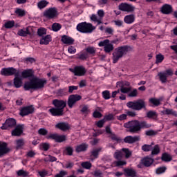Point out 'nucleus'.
<instances>
[{"mask_svg": "<svg viewBox=\"0 0 177 177\" xmlns=\"http://www.w3.org/2000/svg\"><path fill=\"white\" fill-rule=\"evenodd\" d=\"M15 13L16 15H18V16L22 17V16H25L26 15V11H24V10H21L20 8H17L15 10Z\"/></svg>", "mask_w": 177, "mask_h": 177, "instance_id": "nucleus-48", "label": "nucleus"}, {"mask_svg": "<svg viewBox=\"0 0 177 177\" xmlns=\"http://www.w3.org/2000/svg\"><path fill=\"white\" fill-rule=\"evenodd\" d=\"M67 175V171L62 170L59 174H56L55 177H64Z\"/></svg>", "mask_w": 177, "mask_h": 177, "instance_id": "nucleus-63", "label": "nucleus"}, {"mask_svg": "<svg viewBox=\"0 0 177 177\" xmlns=\"http://www.w3.org/2000/svg\"><path fill=\"white\" fill-rule=\"evenodd\" d=\"M50 41H52V37H50V35H48L40 39L39 44L40 45H49Z\"/></svg>", "mask_w": 177, "mask_h": 177, "instance_id": "nucleus-25", "label": "nucleus"}, {"mask_svg": "<svg viewBox=\"0 0 177 177\" xmlns=\"http://www.w3.org/2000/svg\"><path fill=\"white\" fill-rule=\"evenodd\" d=\"M53 104L55 108L49 109V112L54 117L64 115V108L67 106V101L63 100H53Z\"/></svg>", "mask_w": 177, "mask_h": 177, "instance_id": "nucleus-2", "label": "nucleus"}, {"mask_svg": "<svg viewBox=\"0 0 177 177\" xmlns=\"http://www.w3.org/2000/svg\"><path fill=\"white\" fill-rule=\"evenodd\" d=\"M16 127V120L14 118L7 119L4 124H3L1 129H12Z\"/></svg>", "mask_w": 177, "mask_h": 177, "instance_id": "nucleus-12", "label": "nucleus"}, {"mask_svg": "<svg viewBox=\"0 0 177 177\" xmlns=\"http://www.w3.org/2000/svg\"><path fill=\"white\" fill-rule=\"evenodd\" d=\"M119 9L120 10H122V12H133L135 10L133 6L128 3H121L119 5Z\"/></svg>", "mask_w": 177, "mask_h": 177, "instance_id": "nucleus-15", "label": "nucleus"}, {"mask_svg": "<svg viewBox=\"0 0 177 177\" xmlns=\"http://www.w3.org/2000/svg\"><path fill=\"white\" fill-rule=\"evenodd\" d=\"M153 145L154 143H151V145H144L142 147V150L144 151H151Z\"/></svg>", "mask_w": 177, "mask_h": 177, "instance_id": "nucleus-36", "label": "nucleus"}, {"mask_svg": "<svg viewBox=\"0 0 177 177\" xmlns=\"http://www.w3.org/2000/svg\"><path fill=\"white\" fill-rule=\"evenodd\" d=\"M131 50H132V47L129 46H123L116 48L113 53V63H117L120 59H122V57L125 56V55L131 52Z\"/></svg>", "mask_w": 177, "mask_h": 177, "instance_id": "nucleus-4", "label": "nucleus"}, {"mask_svg": "<svg viewBox=\"0 0 177 177\" xmlns=\"http://www.w3.org/2000/svg\"><path fill=\"white\" fill-rule=\"evenodd\" d=\"M18 35L20 37H27L28 35H31V32H30V27L19 30L18 31Z\"/></svg>", "mask_w": 177, "mask_h": 177, "instance_id": "nucleus-24", "label": "nucleus"}, {"mask_svg": "<svg viewBox=\"0 0 177 177\" xmlns=\"http://www.w3.org/2000/svg\"><path fill=\"white\" fill-rule=\"evenodd\" d=\"M119 88H120V92L122 93H129V92H131V87H124L122 84H120Z\"/></svg>", "mask_w": 177, "mask_h": 177, "instance_id": "nucleus-41", "label": "nucleus"}, {"mask_svg": "<svg viewBox=\"0 0 177 177\" xmlns=\"http://www.w3.org/2000/svg\"><path fill=\"white\" fill-rule=\"evenodd\" d=\"M114 157L116 160H121L122 158V152L121 151H117L114 153Z\"/></svg>", "mask_w": 177, "mask_h": 177, "instance_id": "nucleus-51", "label": "nucleus"}, {"mask_svg": "<svg viewBox=\"0 0 177 177\" xmlns=\"http://www.w3.org/2000/svg\"><path fill=\"white\" fill-rule=\"evenodd\" d=\"M6 28H12L15 27V21H8L4 24Z\"/></svg>", "mask_w": 177, "mask_h": 177, "instance_id": "nucleus-49", "label": "nucleus"}, {"mask_svg": "<svg viewBox=\"0 0 177 177\" xmlns=\"http://www.w3.org/2000/svg\"><path fill=\"white\" fill-rule=\"evenodd\" d=\"M124 23L127 24H132L135 21V15H130L124 17Z\"/></svg>", "mask_w": 177, "mask_h": 177, "instance_id": "nucleus-28", "label": "nucleus"}, {"mask_svg": "<svg viewBox=\"0 0 177 177\" xmlns=\"http://www.w3.org/2000/svg\"><path fill=\"white\" fill-rule=\"evenodd\" d=\"M23 129H24V124H19L15 127V129L12 131V136H21L23 133Z\"/></svg>", "mask_w": 177, "mask_h": 177, "instance_id": "nucleus-14", "label": "nucleus"}, {"mask_svg": "<svg viewBox=\"0 0 177 177\" xmlns=\"http://www.w3.org/2000/svg\"><path fill=\"white\" fill-rule=\"evenodd\" d=\"M102 95L104 99H110V91H105L102 92Z\"/></svg>", "mask_w": 177, "mask_h": 177, "instance_id": "nucleus-61", "label": "nucleus"}, {"mask_svg": "<svg viewBox=\"0 0 177 177\" xmlns=\"http://www.w3.org/2000/svg\"><path fill=\"white\" fill-rule=\"evenodd\" d=\"M86 52L89 55H95L96 53V48L95 47L88 46L86 48Z\"/></svg>", "mask_w": 177, "mask_h": 177, "instance_id": "nucleus-43", "label": "nucleus"}, {"mask_svg": "<svg viewBox=\"0 0 177 177\" xmlns=\"http://www.w3.org/2000/svg\"><path fill=\"white\" fill-rule=\"evenodd\" d=\"M69 70L71 73H73L74 75L78 77H82L86 73V70H85L84 66H75L74 68H70Z\"/></svg>", "mask_w": 177, "mask_h": 177, "instance_id": "nucleus-11", "label": "nucleus"}, {"mask_svg": "<svg viewBox=\"0 0 177 177\" xmlns=\"http://www.w3.org/2000/svg\"><path fill=\"white\" fill-rule=\"evenodd\" d=\"M127 107L132 110H142V109H146V102L143 99H138L136 101H130L127 103Z\"/></svg>", "mask_w": 177, "mask_h": 177, "instance_id": "nucleus-5", "label": "nucleus"}, {"mask_svg": "<svg viewBox=\"0 0 177 177\" xmlns=\"http://www.w3.org/2000/svg\"><path fill=\"white\" fill-rule=\"evenodd\" d=\"M158 75L162 84H165V82H167V73H159Z\"/></svg>", "mask_w": 177, "mask_h": 177, "instance_id": "nucleus-39", "label": "nucleus"}, {"mask_svg": "<svg viewBox=\"0 0 177 177\" xmlns=\"http://www.w3.org/2000/svg\"><path fill=\"white\" fill-rule=\"evenodd\" d=\"M48 139H53L55 142H57L58 143H62V142H64L66 140V136H59V134H50L48 138Z\"/></svg>", "mask_w": 177, "mask_h": 177, "instance_id": "nucleus-13", "label": "nucleus"}, {"mask_svg": "<svg viewBox=\"0 0 177 177\" xmlns=\"http://www.w3.org/2000/svg\"><path fill=\"white\" fill-rule=\"evenodd\" d=\"M60 28H62V25H60V24L58 23H54L52 25V30L53 31H59V30H60Z\"/></svg>", "mask_w": 177, "mask_h": 177, "instance_id": "nucleus-46", "label": "nucleus"}, {"mask_svg": "<svg viewBox=\"0 0 177 177\" xmlns=\"http://www.w3.org/2000/svg\"><path fill=\"white\" fill-rule=\"evenodd\" d=\"M161 160L165 162H169V161H172V156L169 153L165 152L162 154Z\"/></svg>", "mask_w": 177, "mask_h": 177, "instance_id": "nucleus-26", "label": "nucleus"}, {"mask_svg": "<svg viewBox=\"0 0 177 177\" xmlns=\"http://www.w3.org/2000/svg\"><path fill=\"white\" fill-rule=\"evenodd\" d=\"M58 15L56 8H48L43 13V16L46 19H55V17H57Z\"/></svg>", "mask_w": 177, "mask_h": 177, "instance_id": "nucleus-9", "label": "nucleus"}, {"mask_svg": "<svg viewBox=\"0 0 177 177\" xmlns=\"http://www.w3.org/2000/svg\"><path fill=\"white\" fill-rule=\"evenodd\" d=\"M9 151H10V149L8 148V144L0 142V157L5 156V154H7Z\"/></svg>", "mask_w": 177, "mask_h": 177, "instance_id": "nucleus-19", "label": "nucleus"}, {"mask_svg": "<svg viewBox=\"0 0 177 177\" xmlns=\"http://www.w3.org/2000/svg\"><path fill=\"white\" fill-rule=\"evenodd\" d=\"M48 174L49 172L45 169H42L41 171H38V174L41 177L48 176Z\"/></svg>", "mask_w": 177, "mask_h": 177, "instance_id": "nucleus-56", "label": "nucleus"}, {"mask_svg": "<svg viewBox=\"0 0 177 177\" xmlns=\"http://www.w3.org/2000/svg\"><path fill=\"white\" fill-rule=\"evenodd\" d=\"M24 139H19L16 140V149H21L24 146Z\"/></svg>", "mask_w": 177, "mask_h": 177, "instance_id": "nucleus-35", "label": "nucleus"}, {"mask_svg": "<svg viewBox=\"0 0 177 177\" xmlns=\"http://www.w3.org/2000/svg\"><path fill=\"white\" fill-rule=\"evenodd\" d=\"M158 132L154 131V130H149L145 132V135L147 136H156Z\"/></svg>", "mask_w": 177, "mask_h": 177, "instance_id": "nucleus-53", "label": "nucleus"}, {"mask_svg": "<svg viewBox=\"0 0 177 177\" xmlns=\"http://www.w3.org/2000/svg\"><path fill=\"white\" fill-rule=\"evenodd\" d=\"M37 35L39 37H43V35H46V29L45 28H40L37 30Z\"/></svg>", "mask_w": 177, "mask_h": 177, "instance_id": "nucleus-44", "label": "nucleus"}, {"mask_svg": "<svg viewBox=\"0 0 177 177\" xmlns=\"http://www.w3.org/2000/svg\"><path fill=\"white\" fill-rule=\"evenodd\" d=\"M104 122H106V120H104V119H102L101 120H99L97 123H95V125H97L98 128H103Z\"/></svg>", "mask_w": 177, "mask_h": 177, "instance_id": "nucleus-59", "label": "nucleus"}, {"mask_svg": "<svg viewBox=\"0 0 177 177\" xmlns=\"http://www.w3.org/2000/svg\"><path fill=\"white\" fill-rule=\"evenodd\" d=\"M62 42L63 44H65L66 45H73L74 44V39L67 36V35H63L61 39Z\"/></svg>", "mask_w": 177, "mask_h": 177, "instance_id": "nucleus-23", "label": "nucleus"}, {"mask_svg": "<svg viewBox=\"0 0 177 177\" xmlns=\"http://www.w3.org/2000/svg\"><path fill=\"white\" fill-rule=\"evenodd\" d=\"M38 133L42 136H46V135H48V131L45 128H41L38 130Z\"/></svg>", "mask_w": 177, "mask_h": 177, "instance_id": "nucleus-55", "label": "nucleus"}, {"mask_svg": "<svg viewBox=\"0 0 177 177\" xmlns=\"http://www.w3.org/2000/svg\"><path fill=\"white\" fill-rule=\"evenodd\" d=\"M147 117L148 118H157V112L154 111H149L147 113Z\"/></svg>", "mask_w": 177, "mask_h": 177, "instance_id": "nucleus-40", "label": "nucleus"}, {"mask_svg": "<svg viewBox=\"0 0 177 177\" xmlns=\"http://www.w3.org/2000/svg\"><path fill=\"white\" fill-rule=\"evenodd\" d=\"M18 176H24V177H26V176H28V172L23 170V169H21L19 171H18L17 172Z\"/></svg>", "mask_w": 177, "mask_h": 177, "instance_id": "nucleus-54", "label": "nucleus"}, {"mask_svg": "<svg viewBox=\"0 0 177 177\" xmlns=\"http://www.w3.org/2000/svg\"><path fill=\"white\" fill-rule=\"evenodd\" d=\"M22 78H28L29 77L32 76V71L31 70H25L21 73Z\"/></svg>", "mask_w": 177, "mask_h": 177, "instance_id": "nucleus-33", "label": "nucleus"}, {"mask_svg": "<svg viewBox=\"0 0 177 177\" xmlns=\"http://www.w3.org/2000/svg\"><path fill=\"white\" fill-rule=\"evenodd\" d=\"M129 97H136L138 96V90L134 89L128 94Z\"/></svg>", "mask_w": 177, "mask_h": 177, "instance_id": "nucleus-57", "label": "nucleus"}, {"mask_svg": "<svg viewBox=\"0 0 177 177\" xmlns=\"http://www.w3.org/2000/svg\"><path fill=\"white\" fill-rule=\"evenodd\" d=\"M122 151H124L125 154V158H129V157L132 156V151H131L129 149L122 148Z\"/></svg>", "mask_w": 177, "mask_h": 177, "instance_id": "nucleus-42", "label": "nucleus"}, {"mask_svg": "<svg viewBox=\"0 0 177 177\" xmlns=\"http://www.w3.org/2000/svg\"><path fill=\"white\" fill-rule=\"evenodd\" d=\"M165 171H167V167H158L156 172L158 175H160L161 174H164V172H165Z\"/></svg>", "mask_w": 177, "mask_h": 177, "instance_id": "nucleus-52", "label": "nucleus"}, {"mask_svg": "<svg viewBox=\"0 0 177 177\" xmlns=\"http://www.w3.org/2000/svg\"><path fill=\"white\" fill-rule=\"evenodd\" d=\"M124 172L127 174V176L136 177V171L134 169H125Z\"/></svg>", "mask_w": 177, "mask_h": 177, "instance_id": "nucleus-31", "label": "nucleus"}, {"mask_svg": "<svg viewBox=\"0 0 177 177\" xmlns=\"http://www.w3.org/2000/svg\"><path fill=\"white\" fill-rule=\"evenodd\" d=\"M149 102H151V104H153V106H160V104H161L160 100L156 98H150Z\"/></svg>", "mask_w": 177, "mask_h": 177, "instance_id": "nucleus-45", "label": "nucleus"}, {"mask_svg": "<svg viewBox=\"0 0 177 177\" xmlns=\"http://www.w3.org/2000/svg\"><path fill=\"white\" fill-rule=\"evenodd\" d=\"M153 162H154V159L149 156H146L141 160V163L144 167H151Z\"/></svg>", "mask_w": 177, "mask_h": 177, "instance_id": "nucleus-20", "label": "nucleus"}, {"mask_svg": "<svg viewBox=\"0 0 177 177\" xmlns=\"http://www.w3.org/2000/svg\"><path fill=\"white\" fill-rule=\"evenodd\" d=\"M93 117H94V118H102V115L100 112L95 111L93 113Z\"/></svg>", "mask_w": 177, "mask_h": 177, "instance_id": "nucleus-62", "label": "nucleus"}, {"mask_svg": "<svg viewBox=\"0 0 177 177\" xmlns=\"http://www.w3.org/2000/svg\"><path fill=\"white\" fill-rule=\"evenodd\" d=\"M46 84V80L34 77L30 82H25L24 88L25 91H30V89L38 91V89L44 88Z\"/></svg>", "mask_w": 177, "mask_h": 177, "instance_id": "nucleus-3", "label": "nucleus"}, {"mask_svg": "<svg viewBox=\"0 0 177 177\" xmlns=\"http://www.w3.org/2000/svg\"><path fill=\"white\" fill-rule=\"evenodd\" d=\"M34 113V106H28L26 107H24L20 112V115L21 117H24V115H28V114H32Z\"/></svg>", "mask_w": 177, "mask_h": 177, "instance_id": "nucleus-16", "label": "nucleus"}, {"mask_svg": "<svg viewBox=\"0 0 177 177\" xmlns=\"http://www.w3.org/2000/svg\"><path fill=\"white\" fill-rule=\"evenodd\" d=\"M98 46H104V50L106 53H110V52H113V50H114V46L110 43V40L109 39L100 41Z\"/></svg>", "mask_w": 177, "mask_h": 177, "instance_id": "nucleus-8", "label": "nucleus"}, {"mask_svg": "<svg viewBox=\"0 0 177 177\" xmlns=\"http://www.w3.org/2000/svg\"><path fill=\"white\" fill-rule=\"evenodd\" d=\"M56 95L57 96H59V97L66 96L67 95V91H66V89L64 88H60L57 91Z\"/></svg>", "mask_w": 177, "mask_h": 177, "instance_id": "nucleus-38", "label": "nucleus"}, {"mask_svg": "<svg viewBox=\"0 0 177 177\" xmlns=\"http://www.w3.org/2000/svg\"><path fill=\"white\" fill-rule=\"evenodd\" d=\"M82 99V97L78 94H73L69 95L67 101V104L69 109H73L75 106L77 102H80Z\"/></svg>", "mask_w": 177, "mask_h": 177, "instance_id": "nucleus-7", "label": "nucleus"}, {"mask_svg": "<svg viewBox=\"0 0 177 177\" xmlns=\"http://www.w3.org/2000/svg\"><path fill=\"white\" fill-rule=\"evenodd\" d=\"M118 86H123V87H126V86H129L130 84L128 82H118L117 84Z\"/></svg>", "mask_w": 177, "mask_h": 177, "instance_id": "nucleus-60", "label": "nucleus"}, {"mask_svg": "<svg viewBox=\"0 0 177 177\" xmlns=\"http://www.w3.org/2000/svg\"><path fill=\"white\" fill-rule=\"evenodd\" d=\"M81 165L83 168H85L86 169H91V168L92 167V163L89 162H82Z\"/></svg>", "mask_w": 177, "mask_h": 177, "instance_id": "nucleus-47", "label": "nucleus"}, {"mask_svg": "<svg viewBox=\"0 0 177 177\" xmlns=\"http://www.w3.org/2000/svg\"><path fill=\"white\" fill-rule=\"evenodd\" d=\"M93 175L95 177H102V175H103V173L100 170H95L94 171V173Z\"/></svg>", "mask_w": 177, "mask_h": 177, "instance_id": "nucleus-64", "label": "nucleus"}, {"mask_svg": "<svg viewBox=\"0 0 177 177\" xmlns=\"http://www.w3.org/2000/svg\"><path fill=\"white\" fill-rule=\"evenodd\" d=\"M86 149H88V145L86 144H82L77 145L75 148L77 153H81V151H86Z\"/></svg>", "mask_w": 177, "mask_h": 177, "instance_id": "nucleus-29", "label": "nucleus"}, {"mask_svg": "<svg viewBox=\"0 0 177 177\" xmlns=\"http://www.w3.org/2000/svg\"><path fill=\"white\" fill-rule=\"evenodd\" d=\"M55 128L57 129H60V131H63V132H66V131H68L70 129V124L68 122H59L55 125Z\"/></svg>", "mask_w": 177, "mask_h": 177, "instance_id": "nucleus-18", "label": "nucleus"}, {"mask_svg": "<svg viewBox=\"0 0 177 177\" xmlns=\"http://www.w3.org/2000/svg\"><path fill=\"white\" fill-rule=\"evenodd\" d=\"M23 86V79L19 77L18 74L15 75V77L14 78V86L15 88H20Z\"/></svg>", "mask_w": 177, "mask_h": 177, "instance_id": "nucleus-21", "label": "nucleus"}, {"mask_svg": "<svg viewBox=\"0 0 177 177\" xmlns=\"http://www.w3.org/2000/svg\"><path fill=\"white\" fill-rule=\"evenodd\" d=\"M36 59L33 57H27L25 59V63L28 64V63H30V64H32V63H35Z\"/></svg>", "mask_w": 177, "mask_h": 177, "instance_id": "nucleus-58", "label": "nucleus"}, {"mask_svg": "<svg viewBox=\"0 0 177 177\" xmlns=\"http://www.w3.org/2000/svg\"><path fill=\"white\" fill-rule=\"evenodd\" d=\"M100 151H102V148L93 149L91 151V156L94 157V158H97V157H99V153H100Z\"/></svg>", "mask_w": 177, "mask_h": 177, "instance_id": "nucleus-37", "label": "nucleus"}, {"mask_svg": "<svg viewBox=\"0 0 177 177\" xmlns=\"http://www.w3.org/2000/svg\"><path fill=\"white\" fill-rule=\"evenodd\" d=\"M162 113L165 115H174V117H177V113L174 111V109H165V110L162 111Z\"/></svg>", "mask_w": 177, "mask_h": 177, "instance_id": "nucleus-27", "label": "nucleus"}, {"mask_svg": "<svg viewBox=\"0 0 177 177\" xmlns=\"http://www.w3.org/2000/svg\"><path fill=\"white\" fill-rule=\"evenodd\" d=\"M19 73V71L17 69L10 67V68H4L1 71V75H4L5 77H10L12 75H17Z\"/></svg>", "mask_w": 177, "mask_h": 177, "instance_id": "nucleus-10", "label": "nucleus"}, {"mask_svg": "<svg viewBox=\"0 0 177 177\" xmlns=\"http://www.w3.org/2000/svg\"><path fill=\"white\" fill-rule=\"evenodd\" d=\"M151 151V156H157V154H160V146H158V145H155Z\"/></svg>", "mask_w": 177, "mask_h": 177, "instance_id": "nucleus-34", "label": "nucleus"}, {"mask_svg": "<svg viewBox=\"0 0 177 177\" xmlns=\"http://www.w3.org/2000/svg\"><path fill=\"white\" fill-rule=\"evenodd\" d=\"M140 140V136H129L124 138V143H129V145H132V143H135L136 142H139Z\"/></svg>", "mask_w": 177, "mask_h": 177, "instance_id": "nucleus-17", "label": "nucleus"}, {"mask_svg": "<svg viewBox=\"0 0 177 177\" xmlns=\"http://www.w3.org/2000/svg\"><path fill=\"white\" fill-rule=\"evenodd\" d=\"M164 60V55L162 54H158L156 55V64H158V63H161Z\"/></svg>", "mask_w": 177, "mask_h": 177, "instance_id": "nucleus-50", "label": "nucleus"}, {"mask_svg": "<svg viewBox=\"0 0 177 177\" xmlns=\"http://www.w3.org/2000/svg\"><path fill=\"white\" fill-rule=\"evenodd\" d=\"M96 28L92 25V24H88L86 22H82L77 26V31L83 32L84 34H89L93 31Z\"/></svg>", "mask_w": 177, "mask_h": 177, "instance_id": "nucleus-6", "label": "nucleus"}, {"mask_svg": "<svg viewBox=\"0 0 177 177\" xmlns=\"http://www.w3.org/2000/svg\"><path fill=\"white\" fill-rule=\"evenodd\" d=\"M49 2L46 1V0H41L37 3V7L39 9H44V8H46Z\"/></svg>", "mask_w": 177, "mask_h": 177, "instance_id": "nucleus-32", "label": "nucleus"}, {"mask_svg": "<svg viewBox=\"0 0 177 177\" xmlns=\"http://www.w3.org/2000/svg\"><path fill=\"white\" fill-rule=\"evenodd\" d=\"M124 128L129 129V132L131 133H138L143 129L151 128V124L146 121L140 122L139 120H131L124 124Z\"/></svg>", "mask_w": 177, "mask_h": 177, "instance_id": "nucleus-1", "label": "nucleus"}, {"mask_svg": "<svg viewBox=\"0 0 177 177\" xmlns=\"http://www.w3.org/2000/svg\"><path fill=\"white\" fill-rule=\"evenodd\" d=\"M109 138L113 142H116V143H121V142H122V139H121V138L118 137L117 135L114 134L113 133L109 135Z\"/></svg>", "mask_w": 177, "mask_h": 177, "instance_id": "nucleus-30", "label": "nucleus"}, {"mask_svg": "<svg viewBox=\"0 0 177 177\" xmlns=\"http://www.w3.org/2000/svg\"><path fill=\"white\" fill-rule=\"evenodd\" d=\"M161 12L163 15H169L172 12V6L169 4H165L161 8Z\"/></svg>", "mask_w": 177, "mask_h": 177, "instance_id": "nucleus-22", "label": "nucleus"}]
</instances>
